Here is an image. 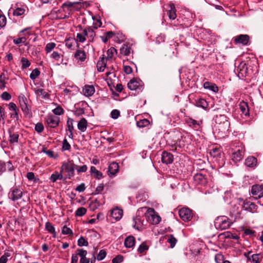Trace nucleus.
I'll return each instance as SVG.
<instances>
[{
    "instance_id": "obj_1",
    "label": "nucleus",
    "mask_w": 263,
    "mask_h": 263,
    "mask_svg": "<svg viewBox=\"0 0 263 263\" xmlns=\"http://www.w3.org/2000/svg\"><path fill=\"white\" fill-rule=\"evenodd\" d=\"M216 130H218L219 133L222 134L226 133L228 131L230 127V123L227 119L226 116L224 115H217L215 117Z\"/></svg>"
},
{
    "instance_id": "obj_2",
    "label": "nucleus",
    "mask_w": 263,
    "mask_h": 263,
    "mask_svg": "<svg viewBox=\"0 0 263 263\" xmlns=\"http://www.w3.org/2000/svg\"><path fill=\"white\" fill-rule=\"evenodd\" d=\"M232 223V221L226 216H218L215 219L214 221L215 228L220 230L229 229Z\"/></svg>"
},
{
    "instance_id": "obj_3",
    "label": "nucleus",
    "mask_w": 263,
    "mask_h": 263,
    "mask_svg": "<svg viewBox=\"0 0 263 263\" xmlns=\"http://www.w3.org/2000/svg\"><path fill=\"white\" fill-rule=\"evenodd\" d=\"M76 164L72 160L68 162H63L60 168L61 172H65L67 174L65 178L71 179L75 175Z\"/></svg>"
},
{
    "instance_id": "obj_4",
    "label": "nucleus",
    "mask_w": 263,
    "mask_h": 263,
    "mask_svg": "<svg viewBox=\"0 0 263 263\" xmlns=\"http://www.w3.org/2000/svg\"><path fill=\"white\" fill-rule=\"evenodd\" d=\"M239 204H241L242 209L251 213H257L258 206L254 202L248 200L239 198Z\"/></svg>"
},
{
    "instance_id": "obj_5",
    "label": "nucleus",
    "mask_w": 263,
    "mask_h": 263,
    "mask_svg": "<svg viewBox=\"0 0 263 263\" xmlns=\"http://www.w3.org/2000/svg\"><path fill=\"white\" fill-rule=\"evenodd\" d=\"M245 148L243 145L240 144L236 146L232 153V160L235 163L241 161L244 156Z\"/></svg>"
},
{
    "instance_id": "obj_6",
    "label": "nucleus",
    "mask_w": 263,
    "mask_h": 263,
    "mask_svg": "<svg viewBox=\"0 0 263 263\" xmlns=\"http://www.w3.org/2000/svg\"><path fill=\"white\" fill-rule=\"evenodd\" d=\"M180 218L184 221H190L193 217L192 211L187 208H182L179 211Z\"/></svg>"
},
{
    "instance_id": "obj_7",
    "label": "nucleus",
    "mask_w": 263,
    "mask_h": 263,
    "mask_svg": "<svg viewBox=\"0 0 263 263\" xmlns=\"http://www.w3.org/2000/svg\"><path fill=\"white\" fill-rule=\"evenodd\" d=\"M233 41L236 45L241 44L247 46L249 44L250 36L248 34H240L234 36L233 38Z\"/></svg>"
},
{
    "instance_id": "obj_8",
    "label": "nucleus",
    "mask_w": 263,
    "mask_h": 263,
    "mask_svg": "<svg viewBox=\"0 0 263 263\" xmlns=\"http://www.w3.org/2000/svg\"><path fill=\"white\" fill-rule=\"evenodd\" d=\"M18 101L22 110L24 114L28 115L30 112V109L28 107V100L26 97L23 94L18 96Z\"/></svg>"
},
{
    "instance_id": "obj_9",
    "label": "nucleus",
    "mask_w": 263,
    "mask_h": 263,
    "mask_svg": "<svg viewBox=\"0 0 263 263\" xmlns=\"http://www.w3.org/2000/svg\"><path fill=\"white\" fill-rule=\"evenodd\" d=\"M251 193L255 199H258L263 197V187L258 184L252 185Z\"/></svg>"
},
{
    "instance_id": "obj_10",
    "label": "nucleus",
    "mask_w": 263,
    "mask_h": 263,
    "mask_svg": "<svg viewBox=\"0 0 263 263\" xmlns=\"http://www.w3.org/2000/svg\"><path fill=\"white\" fill-rule=\"evenodd\" d=\"M60 118L53 115H48L46 118V123L51 128H55L59 125Z\"/></svg>"
},
{
    "instance_id": "obj_11",
    "label": "nucleus",
    "mask_w": 263,
    "mask_h": 263,
    "mask_svg": "<svg viewBox=\"0 0 263 263\" xmlns=\"http://www.w3.org/2000/svg\"><path fill=\"white\" fill-rule=\"evenodd\" d=\"M148 215L147 216L148 217V220L152 224H158L161 221V217L158 215L155 214L154 210L153 209L149 208L147 210Z\"/></svg>"
},
{
    "instance_id": "obj_12",
    "label": "nucleus",
    "mask_w": 263,
    "mask_h": 263,
    "mask_svg": "<svg viewBox=\"0 0 263 263\" xmlns=\"http://www.w3.org/2000/svg\"><path fill=\"white\" fill-rule=\"evenodd\" d=\"M22 196V192L16 187H13L9 193V197L12 201H15Z\"/></svg>"
},
{
    "instance_id": "obj_13",
    "label": "nucleus",
    "mask_w": 263,
    "mask_h": 263,
    "mask_svg": "<svg viewBox=\"0 0 263 263\" xmlns=\"http://www.w3.org/2000/svg\"><path fill=\"white\" fill-rule=\"evenodd\" d=\"M238 76L240 78H245L248 73V67L246 63L241 62L237 68Z\"/></svg>"
},
{
    "instance_id": "obj_14",
    "label": "nucleus",
    "mask_w": 263,
    "mask_h": 263,
    "mask_svg": "<svg viewBox=\"0 0 263 263\" xmlns=\"http://www.w3.org/2000/svg\"><path fill=\"white\" fill-rule=\"evenodd\" d=\"M185 123L187 125L195 130H198L200 128V123L192 118L187 117L185 119Z\"/></svg>"
},
{
    "instance_id": "obj_15",
    "label": "nucleus",
    "mask_w": 263,
    "mask_h": 263,
    "mask_svg": "<svg viewBox=\"0 0 263 263\" xmlns=\"http://www.w3.org/2000/svg\"><path fill=\"white\" fill-rule=\"evenodd\" d=\"M161 160L163 163L171 164L173 161V156L171 153L164 151L162 154Z\"/></svg>"
},
{
    "instance_id": "obj_16",
    "label": "nucleus",
    "mask_w": 263,
    "mask_h": 263,
    "mask_svg": "<svg viewBox=\"0 0 263 263\" xmlns=\"http://www.w3.org/2000/svg\"><path fill=\"white\" fill-rule=\"evenodd\" d=\"M194 181L198 184L205 185L208 182L207 178L205 175L201 173H197L194 176Z\"/></svg>"
},
{
    "instance_id": "obj_17",
    "label": "nucleus",
    "mask_w": 263,
    "mask_h": 263,
    "mask_svg": "<svg viewBox=\"0 0 263 263\" xmlns=\"http://www.w3.org/2000/svg\"><path fill=\"white\" fill-rule=\"evenodd\" d=\"M123 213L122 210L116 208L111 210L110 216L116 221H118L122 217Z\"/></svg>"
},
{
    "instance_id": "obj_18",
    "label": "nucleus",
    "mask_w": 263,
    "mask_h": 263,
    "mask_svg": "<svg viewBox=\"0 0 263 263\" xmlns=\"http://www.w3.org/2000/svg\"><path fill=\"white\" fill-rule=\"evenodd\" d=\"M9 109L12 111V112L10 114V117L13 118H16L17 120L18 119V111L19 110L17 108V106L13 102H10L9 104Z\"/></svg>"
},
{
    "instance_id": "obj_19",
    "label": "nucleus",
    "mask_w": 263,
    "mask_h": 263,
    "mask_svg": "<svg viewBox=\"0 0 263 263\" xmlns=\"http://www.w3.org/2000/svg\"><path fill=\"white\" fill-rule=\"evenodd\" d=\"M167 14L170 20H174L176 18V9L173 3H170L168 5V10L167 11Z\"/></svg>"
},
{
    "instance_id": "obj_20",
    "label": "nucleus",
    "mask_w": 263,
    "mask_h": 263,
    "mask_svg": "<svg viewBox=\"0 0 263 263\" xmlns=\"http://www.w3.org/2000/svg\"><path fill=\"white\" fill-rule=\"evenodd\" d=\"M118 171L119 165L117 163L112 162L109 164L108 170L109 175L114 176Z\"/></svg>"
},
{
    "instance_id": "obj_21",
    "label": "nucleus",
    "mask_w": 263,
    "mask_h": 263,
    "mask_svg": "<svg viewBox=\"0 0 263 263\" xmlns=\"http://www.w3.org/2000/svg\"><path fill=\"white\" fill-rule=\"evenodd\" d=\"M74 57L78 62H84L86 59V55L84 50H77L74 53Z\"/></svg>"
},
{
    "instance_id": "obj_22",
    "label": "nucleus",
    "mask_w": 263,
    "mask_h": 263,
    "mask_svg": "<svg viewBox=\"0 0 263 263\" xmlns=\"http://www.w3.org/2000/svg\"><path fill=\"white\" fill-rule=\"evenodd\" d=\"M135 238L132 235L127 237L124 240V246L126 248H132L135 246Z\"/></svg>"
},
{
    "instance_id": "obj_23",
    "label": "nucleus",
    "mask_w": 263,
    "mask_h": 263,
    "mask_svg": "<svg viewBox=\"0 0 263 263\" xmlns=\"http://www.w3.org/2000/svg\"><path fill=\"white\" fill-rule=\"evenodd\" d=\"M257 163V159L253 156H249L245 160V164L249 167H254Z\"/></svg>"
},
{
    "instance_id": "obj_24",
    "label": "nucleus",
    "mask_w": 263,
    "mask_h": 263,
    "mask_svg": "<svg viewBox=\"0 0 263 263\" xmlns=\"http://www.w3.org/2000/svg\"><path fill=\"white\" fill-rule=\"evenodd\" d=\"M101 58L100 60L98 61L97 64V68L99 71L102 72L104 70L106 66V60L104 57V55Z\"/></svg>"
},
{
    "instance_id": "obj_25",
    "label": "nucleus",
    "mask_w": 263,
    "mask_h": 263,
    "mask_svg": "<svg viewBox=\"0 0 263 263\" xmlns=\"http://www.w3.org/2000/svg\"><path fill=\"white\" fill-rule=\"evenodd\" d=\"M239 108L241 113L246 116H249V109L248 103L241 101L239 104Z\"/></svg>"
},
{
    "instance_id": "obj_26",
    "label": "nucleus",
    "mask_w": 263,
    "mask_h": 263,
    "mask_svg": "<svg viewBox=\"0 0 263 263\" xmlns=\"http://www.w3.org/2000/svg\"><path fill=\"white\" fill-rule=\"evenodd\" d=\"M88 123L86 119L83 118L78 123V128L82 132L86 131Z\"/></svg>"
},
{
    "instance_id": "obj_27",
    "label": "nucleus",
    "mask_w": 263,
    "mask_h": 263,
    "mask_svg": "<svg viewBox=\"0 0 263 263\" xmlns=\"http://www.w3.org/2000/svg\"><path fill=\"white\" fill-rule=\"evenodd\" d=\"M95 89L92 85H85L83 92L86 96H91L95 93Z\"/></svg>"
},
{
    "instance_id": "obj_28",
    "label": "nucleus",
    "mask_w": 263,
    "mask_h": 263,
    "mask_svg": "<svg viewBox=\"0 0 263 263\" xmlns=\"http://www.w3.org/2000/svg\"><path fill=\"white\" fill-rule=\"evenodd\" d=\"M49 179L52 182H56L57 180H62L63 179V173L61 172V170L60 173L55 172L51 175Z\"/></svg>"
},
{
    "instance_id": "obj_29",
    "label": "nucleus",
    "mask_w": 263,
    "mask_h": 263,
    "mask_svg": "<svg viewBox=\"0 0 263 263\" xmlns=\"http://www.w3.org/2000/svg\"><path fill=\"white\" fill-rule=\"evenodd\" d=\"M203 87L205 89H208L216 92L218 91V87L215 84H212L209 82H205L203 84Z\"/></svg>"
},
{
    "instance_id": "obj_30",
    "label": "nucleus",
    "mask_w": 263,
    "mask_h": 263,
    "mask_svg": "<svg viewBox=\"0 0 263 263\" xmlns=\"http://www.w3.org/2000/svg\"><path fill=\"white\" fill-rule=\"evenodd\" d=\"M45 229L50 233L52 234V237L55 238L57 233L54 227L49 222H47L45 223Z\"/></svg>"
},
{
    "instance_id": "obj_31",
    "label": "nucleus",
    "mask_w": 263,
    "mask_h": 263,
    "mask_svg": "<svg viewBox=\"0 0 263 263\" xmlns=\"http://www.w3.org/2000/svg\"><path fill=\"white\" fill-rule=\"evenodd\" d=\"M127 86L130 90H136L139 88L140 83L138 81L131 80L127 84Z\"/></svg>"
},
{
    "instance_id": "obj_32",
    "label": "nucleus",
    "mask_w": 263,
    "mask_h": 263,
    "mask_svg": "<svg viewBox=\"0 0 263 263\" xmlns=\"http://www.w3.org/2000/svg\"><path fill=\"white\" fill-rule=\"evenodd\" d=\"M90 174L95 178L100 179L102 177V173L98 171L95 166H91L90 167Z\"/></svg>"
},
{
    "instance_id": "obj_33",
    "label": "nucleus",
    "mask_w": 263,
    "mask_h": 263,
    "mask_svg": "<svg viewBox=\"0 0 263 263\" xmlns=\"http://www.w3.org/2000/svg\"><path fill=\"white\" fill-rule=\"evenodd\" d=\"M9 141L10 143H17L18 139V134L17 133H12L9 130Z\"/></svg>"
},
{
    "instance_id": "obj_34",
    "label": "nucleus",
    "mask_w": 263,
    "mask_h": 263,
    "mask_svg": "<svg viewBox=\"0 0 263 263\" xmlns=\"http://www.w3.org/2000/svg\"><path fill=\"white\" fill-rule=\"evenodd\" d=\"M166 239V241L170 244L171 248H174L177 242V239L172 234L167 235Z\"/></svg>"
},
{
    "instance_id": "obj_35",
    "label": "nucleus",
    "mask_w": 263,
    "mask_h": 263,
    "mask_svg": "<svg viewBox=\"0 0 263 263\" xmlns=\"http://www.w3.org/2000/svg\"><path fill=\"white\" fill-rule=\"evenodd\" d=\"M133 221L134 223L133 227L137 230H140L142 227V223L140 218L138 217L134 218Z\"/></svg>"
},
{
    "instance_id": "obj_36",
    "label": "nucleus",
    "mask_w": 263,
    "mask_h": 263,
    "mask_svg": "<svg viewBox=\"0 0 263 263\" xmlns=\"http://www.w3.org/2000/svg\"><path fill=\"white\" fill-rule=\"evenodd\" d=\"M148 246L146 242H143L138 247L137 252L139 254H145V252L148 250Z\"/></svg>"
},
{
    "instance_id": "obj_37",
    "label": "nucleus",
    "mask_w": 263,
    "mask_h": 263,
    "mask_svg": "<svg viewBox=\"0 0 263 263\" xmlns=\"http://www.w3.org/2000/svg\"><path fill=\"white\" fill-rule=\"evenodd\" d=\"M120 53L124 55H128L130 54L131 48L128 45L124 44L120 48Z\"/></svg>"
},
{
    "instance_id": "obj_38",
    "label": "nucleus",
    "mask_w": 263,
    "mask_h": 263,
    "mask_svg": "<svg viewBox=\"0 0 263 263\" xmlns=\"http://www.w3.org/2000/svg\"><path fill=\"white\" fill-rule=\"evenodd\" d=\"M196 106L206 109L208 107V103L204 99H199L196 102Z\"/></svg>"
},
{
    "instance_id": "obj_39",
    "label": "nucleus",
    "mask_w": 263,
    "mask_h": 263,
    "mask_svg": "<svg viewBox=\"0 0 263 263\" xmlns=\"http://www.w3.org/2000/svg\"><path fill=\"white\" fill-rule=\"evenodd\" d=\"M88 39L89 42H92L93 41L94 37L96 36V33L91 27H87Z\"/></svg>"
},
{
    "instance_id": "obj_40",
    "label": "nucleus",
    "mask_w": 263,
    "mask_h": 263,
    "mask_svg": "<svg viewBox=\"0 0 263 263\" xmlns=\"http://www.w3.org/2000/svg\"><path fill=\"white\" fill-rule=\"evenodd\" d=\"M117 53V50L114 47H112L110 48L107 51V58L106 60H107L111 59L113 58L114 54Z\"/></svg>"
},
{
    "instance_id": "obj_41",
    "label": "nucleus",
    "mask_w": 263,
    "mask_h": 263,
    "mask_svg": "<svg viewBox=\"0 0 263 263\" xmlns=\"http://www.w3.org/2000/svg\"><path fill=\"white\" fill-rule=\"evenodd\" d=\"M21 63L22 64V69H23L29 67L31 64L29 61L24 57L21 58Z\"/></svg>"
},
{
    "instance_id": "obj_42",
    "label": "nucleus",
    "mask_w": 263,
    "mask_h": 263,
    "mask_svg": "<svg viewBox=\"0 0 263 263\" xmlns=\"http://www.w3.org/2000/svg\"><path fill=\"white\" fill-rule=\"evenodd\" d=\"M76 41L73 39H68L65 40V45L68 48L72 49Z\"/></svg>"
},
{
    "instance_id": "obj_43",
    "label": "nucleus",
    "mask_w": 263,
    "mask_h": 263,
    "mask_svg": "<svg viewBox=\"0 0 263 263\" xmlns=\"http://www.w3.org/2000/svg\"><path fill=\"white\" fill-rule=\"evenodd\" d=\"M149 123L150 122L148 120L144 119L137 122V125L139 127H144L148 126Z\"/></svg>"
},
{
    "instance_id": "obj_44",
    "label": "nucleus",
    "mask_w": 263,
    "mask_h": 263,
    "mask_svg": "<svg viewBox=\"0 0 263 263\" xmlns=\"http://www.w3.org/2000/svg\"><path fill=\"white\" fill-rule=\"evenodd\" d=\"M40 74V71L37 69L35 68L33 69L30 74V78L34 80L36 79Z\"/></svg>"
},
{
    "instance_id": "obj_45",
    "label": "nucleus",
    "mask_w": 263,
    "mask_h": 263,
    "mask_svg": "<svg viewBox=\"0 0 263 263\" xmlns=\"http://www.w3.org/2000/svg\"><path fill=\"white\" fill-rule=\"evenodd\" d=\"M78 245L80 247L87 246L88 242L84 237L81 236L78 240Z\"/></svg>"
},
{
    "instance_id": "obj_46",
    "label": "nucleus",
    "mask_w": 263,
    "mask_h": 263,
    "mask_svg": "<svg viewBox=\"0 0 263 263\" xmlns=\"http://www.w3.org/2000/svg\"><path fill=\"white\" fill-rule=\"evenodd\" d=\"M55 43L52 42L47 44L45 47V51L46 53L51 52L55 48Z\"/></svg>"
},
{
    "instance_id": "obj_47",
    "label": "nucleus",
    "mask_w": 263,
    "mask_h": 263,
    "mask_svg": "<svg viewBox=\"0 0 263 263\" xmlns=\"http://www.w3.org/2000/svg\"><path fill=\"white\" fill-rule=\"evenodd\" d=\"M86 209L84 207H80L77 209L76 215L78 216H82L86 213Z\"/></svg>"
},
{
    "instance_id": "obj_48",
    "label": "nucleus",
    "mask_w": 263,
    "mask_h": 263,
    "mask_svg": "<svg viewBox=\"0 0 263 263\" xmlns=\"http://www.w3.org/2000/svg\"><path fill=\"white\" fill-rule=\"evenodd\" d=\"M35 93L38 96H42L43 98H47L48 94L46 92L44 89L40 88L38 89L35 91Z\"/></svg>"
},
{
    "instance_id": "obj_49",
    "label": "nucleus",
    "mask_w": 263,
    "mask_h": 263,
    "mask_svg": "<svg viewBox=\"0 0 263 263\" xmlns=\"http://www.w3.org/2000/svg\"><path fill=\"white\" fill-rule=\"evenodd\" d=\"M75 169L77 170V172L79 174L81 173L86 172L87 170V166L86 165H83L82 166H78L76 164Z\"/></svg>"
},
{
    "instance_id": "obj_50",
    "label": "nucleus",
    "mask_w": 263,
    "mask_h": 263,
    "mask_svg": "<svg viewBox=\"0 0 263 263\" xmlns=\"http://www.w3.org/2000/svg\"><path fill=\"white\" fill-rule=\"evenodd\" d=\"M53 114L55 115L60 116L64 114V110L61 106H59L52 110Z\"/></svg>"
},
{
    "instance_id": "obj_51",
    "label": "nucleus",
    "mask_w": 263,
    "mask_h": 263,
    "mask_svg": "<svg viewBox=\"0 0 263 263\" xmlns=\"http://www.w3.org/2000/svg\"><path fill=\"white\" fill-rule=\"evenodd\" d=\"M251 261L253 263H259L260 259V255L259 254H254L251 255Z\"/></svg>"
},
{
    "instance_id": "obj_52",
    "label": "nucleus",
    "mask_w": 263,
    "mask_h": 263,
    "mask_svg": "<svg viewBox=\"0 0 263 263\" xmlns=\"http://www.w3.org/2000/svg\"><path fill=\"white\" fill-rule=\"evenodd\" d=\"M210 155L214 157H216L220 155V149L218 148H214L210 152Z\"/></svg>"
},
{
    "instance_id": "obj_53",
    "label": "nucleus",
    "mask_w": 263,
    "mask_h": 263,
    "mask_svg": "<svg viewBox=\"0 0 263 263\" xmlns=\"http://www.w3.org/2000/svg\"><path fill=\"white\" fill-rule=\"evenodd\" d=\"M74 120L70 118H68L67 121V126L68 128V131L73 130V123Z\"/></svg>"
},
{
    "instance_id": "obj_54",
    "label": "nucleus",
    "mask_w": 263,
    "mask_h": 263,
    "mask_svg": "<svg viewBox=\"0 0 263 263\" xmlns=\"http://www.w3.org/2000/svg\"><path fill=\"white\" fill-rule=\"evenodd\" d=\"M25 10L22 8H17L13 11V15L15 16H20L24 13Z\"/></svg>"
},
{
    "instance_id": "obj_55",
    "label": "nucleus",
    "mask_w": 263,
    "mask_h": 263,
    "mask_svg": "<svg viewBox=\"0 0 263 263\" xmlns=\"http://www.w3.org/2000/svg\"><path fill=\"white\" fill-rule=\"evenodd\" d=\"M6 87V82L5 81L4 73L0 75V89H3Z\"/></svg>"
},
{
    "instance_id": "obj_56",
    "label": "nucleus",
    "mask_w": 263,
    "mask_h": 263,
    "mask_svg": "<svg viewBox=\"0 0 263 263\" xmlns=\"http://www.w3.org/2000/svg\"><path fill=\"white\" fill-rule=\"evenodd\" d=\"M106 255V252L104 250H101L100 251L99 254L97 255V259L98 260H103Z\"/></svg>"
},
{
    "instance_id": "obj_57",
    "label": "nucleus",
    "mask_w": 263,
    "mask_h": 263,
    "mask_svg": "<svg viewBox=\"0 0 263 263\" xmlns=\"http://www.w3.org/2000/svg\"><path fill=\"white\" fill-rule=\"evenodd\" d=\"M62 233L64 235H72L73 234V232H72V230L70 228L67 227L66 226H64L63 227L62 230Z\"/></svg>"
},
{
    "instance_id": "obj_58",
    "label": "nucleus",
    "mask_w": 263,
    "mask_h": 263,
    "mask_svg": "<svg viewBox=\"0 0 263 263\" xmlns=\"http://www.w3.org/2000/svg\"><path fill=\"white\" fill-rule=\"evenodd\" d=\"M71 146L68 142L66 139H64L63 141L62 149L63 151H68L70 149Z\"/></svg>"
},
{
    "instance_id": "obj_59",
    "label": "nucleus",
    "mask_w": 263,
    "mask_h": 263,
    "mask_svg": "<svg viewBox=\"0 0 263 263\" xmlns=\"http://www.w3.org/2000/svg\"><path fill=\"white\" fill-rule=\"evenodd\" d=\"M215 260L216 263H223V256L221 254H217L215 256Z\"/></svg>"
},
{
    "instance_id": "obj_60",
    "label": "nucleus",
    "mask_w": 263,
    "mask_h": 263,
    "mask_svg": "<svg viewBox=\"0 0 263 263\" xmlns=\"http://www.w3.org/2000/svg\"><path fill=\"white\" fill-rule=\"evenodd\" d=\"M123 261V257L121 255H118L114 258L112 260V263H120Z\"/></svg>"
},
{
    "instance_id": "obj_61",
    "label": "nucleus",
    "mask_w": 263,
    "mask_h": 263,
    "mask_svg": "<svg viewBox=\"0 0 263 263\" xmlns=\"http://www.w3.org/2000/svg\"><path fill=\"white\" fill-rule=\"evenodd\" d=\"M77 251H78V255L80 256L81 258L86 257L87 254V252L86 250L83 249H77Z\"/></svg>"
},
{
    "instance_id": "obj_62",
    "label": "nucleus",
    "mask_w": 263,
    "mask_h": 263,
    "mask_svg": "<svg viewBox=\"0 0 263 263\" xmlns=\"http://www.w3.org/2000/svg\"><path fill=\"white\" fill-rule=\"evenodd\" d=\"M26 41V39L24 37H19L17 39H13V43L16 44L18 45L21 43H24Z\"/></svg>"
},
{
    "instance_id": "obj_63",
    "label": "nucleus",
    "mask_w": 263,
    "mask_h": 263,
    "mask_svg": "<svg viewBox=\"0 0 263 263\" xmlns=\"http://www.w3.org/2000/svg\"><path fill=\"white\" fill-rule=\"evenodd\" d=\"M44 126L41 123H37L35 126V130L39 133L43 132Z\"/></svg>"
},
{
    "instance_id": "obj_64",
    "label": "nucleus",
    "mask_w": 263,
    "mask_h": 263,
    "mask_svg": "<svg viewBox=\"0 0 263 263\" xmlns=\"http://www.w3.org/2000/svg\"><path fill=\"white\" fill-rule=\"evenodd\" d=\"M1 98L3 100L9 101L11 98V96L7 92L5 91L1 95Z\"/></svg>"
}]
</instances>
